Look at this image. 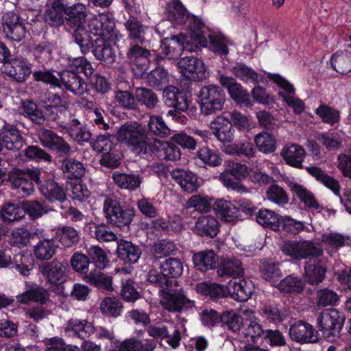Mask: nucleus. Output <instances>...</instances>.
Instances as JSON below:
<instances>
[{"instance_id": "30", "label": "nucleus", "mask_w": 351, "mask_h": 351, "mask_svg": "<svg viewBox=\"0 0 351 351\" xmlns=\"http://www.w3.org/2000/svg\"><path fill=\"white\" fill-rule=\"evenodd\" d=\"M112 179L119 188L134 191L141 186L143 178L139 174L114 171Z\"/></svg>"}, {"instance_id": "36", "label": "nucleus", "mask_w": 351, "mask_h": 351, "mask_svg": "<svg viewBox=\"0 0 351 351\" xmlns=\"http://www.w3.org/2000/svg\"><path fill=\"white\" fill-rule=\"evenodd\" d=\"M213 210L224 221L234 222L238 220V208L229 201L223 199L214 201Z\"/></svg>"}, {"instance_id": "42", "label": "nucleus", "mask_w": 351, "mask_h": 351, "mask_svg": "<svg viewBox=\"0 0 351 351\" xmlns=\"http://www.w3.org/2000/svg\"><path fill=\"white\" fill-rule=\"evenodd\" d=\"M138 288V283L133 279L122 280L119 296L124 302L134 304L142 298Z\"/></svg>"}, {"instance_id": "27", "label": "nucleus", "mask_w": 351, "mask_h": 351, "mask_svg": "<svg viewBox=\"0 0 351 351\" xmlns=\"http://www.w3.org/2000/svg\"><path fill=\"white\" fill-rule=\"evenodd\" d=\"M291 191L308 210H315L317 213L324 210V206L317 202L314 194L304 186L293 183Z\"/></svg>"}, {"instance_id": "32", "label": "nucleus", "mask_w": 351, "mask_h": 351, "mask_svg": "<svg viewBox=\"0 0 351 351\" xmlns=\"http://www.w3.org/2000/svg\"><path fill=\"white\" fill-rule=\"evenodd\" d=\"M276 287L281 293L297 295L304 291L305 282L298 275L291 274L282 279Z\"/></svg>"}, {"instance_id": "33", "label": "nucleus", "mask_w": 351, "mask_h": 351, "mask_svg": "<svg viewBox=\"0 0 351 351\" xmlns=\"http://www.w3.org/2000/svg\"><path fill=\"white\" fill-rule=\"evenodd\" d=\"M85 279L87 283L102 292H112L114 291L112 278L102 273L100 269H94L90 271L89 274L86 275Z\"/></svg>"}, {"instance_id": "51", "label": "nucleus", "mask_w": 351, "mask_h": 351, "mask_svg": "<svg viewBox=\"0 0 351 351\" xmlns=\"http://www.w3.org/2000/svg\"><path fill=\"white\" fill-rule=\"evenodd\" d=\"M62 170L64 177L69 180L77 181L84 176L85 169L82 162L75 160H63Z\"/></svg>"}, {"instance_id": "38", "label": "nucleus", "mask_w": 351, "mask_h": 351, "mask_svg": "<svg viewBox=\"0 0 351 351\" xmlns=\"http://www.w3.org/2000/svg\"><path fill=\"white\" fill-rule=\"evenodd\" d=\"M167 17L174 25H184L187 22L189 13L180 1H173L167 5Z\"/></svg>"}, {"instance_id": "62", "label": "nucleus", "mask_w": 351, "mask_h": 351, "mask_svg": "<svg viewBox=\"0 0 351 351\" xmlns=\"http://www.w3.org/2000/svg\"><path fill=\"white\" fill-rule=\"evenodd\" d=\"M1 143L7 150L12 152L19 151L24 145L23 138L16 130H11L4 134Z\"/></svg>"}, {"instance_id": "22", "label": "nucleus", "mask_w": 351, "mask_h": 351, "mask_svg": "<svg viewBox=\"0 0 351 351\" xmlns=\"http://www.w3.org/2000/svg\"><path fill=\"white\" fill-rule=\"evenodd\" d=\"M116 252L117 257L125 264L136 263L142 254L139 245L124 239L117 241Z\"/></svg>"}, {"instance_id": "15", "label": "nucleus", "mask_w": 351, "mask_h": 351, "mask_svg": "<svg viewBox=\"0 0 351 351\" xmlns=\"http://www.w3.org/2000/svg\"><path fill=\"white\" fill-rule=\"evenodd\" d=\"M66 3L64 0H53L47 3L43 19L51 27H59L65 23Z\"/></svg>"}, {"instance_id": "61", "label": "nucleus", "mask_w": 351, "mask_h": 351, "mask_svg": "<svg viewBox=\"0 0 351 351\" xmlns=\"http://www.w3.org/2000/svg\"><path fill=\"white\" fill-rule=\"evenodd\" d=\"M202 293L213 301H217L220 298H228L227 285L217 283L204 285Z\"/></svg>"}, {"instance_id": "41", "label": "nucleus", "mask_w": 351, "mask_h": 351, "mask_svg": "<svg viewBox=\"0 0 351 351\" xmlns=\"http://www.w3.org/2000/svg\"><path fill=\"white\" fill-rule=\"evenodd\" d=\"M58 247L56 241L53 239H43L34 246V254L38 260L48 261L56 254Z\"/></svg>"}, {"instance_id": "63", "label": "nucleus", "mask_w": 351, "mask_h": 351, "mask_svg": "<svg viewBox=\"0 0 351 351\" xmlns=\"http://www.w3.org/2000/svg\"><path fill=\"white\" fill-rule=\"evenodd\" d=\"M25 215H28L31 219H36L48 212L47 207L42 202L36 200L23 201Z\"/></svg>"}, {"instance_id": "17", "label": "nucleus", "mask_w": 351, "mask_h": 351, "mask_svg": "<svg viewBox=\"0 0 351 351\" xmlns=\"http://www.w3.org/2000/svg\"><path fill=\"white\" fill-rule=\"evenodd\" d=\"M325 258H315L306 263L304 274L306 281L311 285H318L325 278L327 271Z\"/></svg>"}, {"instance_id": "52", "label": "nucleus", "mask_w": 351, "mask_h": 351, "mask_svg": "<svg viewBox=\"0 0 351 351\" xmlns=\"http://www.w3.org/2000/svg\"><path fill=\"white\" fill-rule=\"evenodd\" d=\"M135 97L141 106L152 110L156 107L159 101L157 95L151 89L138 87L135 89Z\"/></svg>"}, {"instance_id": "3", "label": "nucleus", "mask_w": 351, "mask_h": 351, "mask_svg": "<svg viewBox=\"0 0 351 351\" xmlns=\"http://www.w3.org/2000/svg\"><path fill=\"white\" fill-rule=\"evenodd\" d=\"M183 270L184 263L180 258L169 257L158 269L148 272L147 280L156 287L166 289L178 283L176 278L182 274Z\"/></svg>"}, {"instance_id": "55", "label": "nucleus", "mask_w": 351, "mask_h": 351, "mask_svg": "<svg viewBox=\"0 0 351 351\" xmlns=\"http://www.w3.org/2000/svg\"><path fill=\"white\" fill-rule=\"evenodd\" d=\"M217 273L221 277L241 278L243 275L242 263L238 259L229 261L218 269Z\"/></svg>"}, {"instance_id": "64", "label": "nucleus", "mask_w": 351, "mask_h": 351, "mask_svg": "<svg viewBox=\"0 0 351 351\" xmlns=\"http://www.w3.org/2000/svg\"><path fill=\"white\" fill-rule=\"evenodd\" d=\"M90 234L99 242L112 241L117 239L116 234L104 223L94 224L93 226H90Z\"/></svg>"}, {"instance_id": "24", "label": "nucleus", "mask_w": 351, "mask_h": 351, "mask_svg": "<svg viewBox=\"0 0 351 351\" xmlns=\"http://www.w3.org/2000/svg\"><path fill=\"white\" fill-rule=\"evenodd\" d=\"M49 298L47 290L43 287L33 284L23 293L16 296L17 302L20 304H27L30 302L45 304Z\"/></svg>"}, {"instance_id": "21", "label": "nucleus", "mask_w": 351, "mask_h": 351, "mask_svg": "<svg viewBox=\"0 0 351 351\" xmlns=\"http://www.w3.org/2000/svg\"><path fill=\"white\" fill-rule=\"evenodd\" d=\"M65 23L69 29H74L85 27L87 16L86 8L80 3L71 5L66 4Z\"/></svg>"}, {"instance_id": "9", "label": "nucleus", "mask_w": 351, "mask_h": 351, "mask_svg": "<svg viewBox=\"0 0 351 351\" xmlns=\"http://www.w3.org/2000/svg\"><path fill=\"white\" fill-rule=\"evenodd\" d=\"M127 59L132 64L134 75L142 77L147 71L151 62L150 51L138 45H131L126 53Z\"/></svg>"}, {"instance_id": "49", "label": "nucleus", "mask_w": 351, "mask_h": 351, "mask_svg": "<svg viewBox=\"0 0 351 351\" xmlns=\"http://www.w3.org/2000/svg\"><path fill=\"white\" fill-rule=\"evenodd\" d=\"M11 264L21 274L27 276L34 268V258L28 253H19L14 255Z\"/></svg>"}, {"instance_id": "44", "label": "nucleus", "mask_w": 351, "mask_h": 351, "mask_svg": "<svg viewBox=\"0 0 351 351\" xmlns=\"http://www.w3.org/2000/svg\"><path fill=\"white\" fill-rule=\"evenodd\" d=\"M212 129L215 136L221 142H230L233 138L234 130L230 120L219 117L212 123Z\"/></svg>"}, {"instance_id": "25", "label": "nucleus", "mask_w": 351, "mask_h": 351, "mask_svg": "<svg viewBox=\"0 0 351 351\" xmlns=\"http://www.w3.org/2000/svg\"><path fill=\"white\" fill-rule=\"evenodd\" d=\"M227 289L228 297L239 302L247 301L252 294L251 287L242 277L231 278L227 284Z\"/></svg>"}, {"instance_id": "12", "label": "nucleus", "mask_w": 351, "mask_h": 351, "mask_svg": "<svg viewBox=\"0 0 351 351\" xmlns=\"http://www.w3.org/2000/svg\"><path fill=\"white\" fill-rule=\"evenodd\" d=\"M178 66L182 74L190 79L202 81L206 78V69L204 62L194 56H186L179 60Z\"/></svg>"}, {"instance_id": "40", "label": "nucleus", "mask_w": 351, "mask_h": 351, "mask_svg": "<svg viewBox=\"0 0 351 351\" xmlns=\"http://www.w3.org/2000/svg\"><path fill=\"white\" fill-rule=\"evenodd\" d=\"M260 273L263 279L274 285L282 277V273L278 262L271 260L264 261L260 265Z\"/></svg>"}, {"instance_id": "7", "label": "nucleus", "mask_w": 351, "mask_h": 351, "mask_svg": "<svg viewBox=\"0 0 351 351\" xmlns=\"http://www.w3.org/2000/svg\"><path fill=\"white\" fill-rule=\"evenodd\" d=\"M38 271L46 282L53 286L63 285L67 280L69 265L67 262L53 259L38 265Z\"/></svg>"}, {"instance_id": "43", "label": "nucleus", "mask_w": 351, "mask_h": 351, "mask_svg": "<svg viewBox=\"0 0 351 351\" xmlns=\"http://www.w3.org/2000/svg\"><path fill=\"white\" fill-rule=\"evenodd\" d=\"M20 109L22 114L29 118L34 123L41 125L46 121L43 111L32 99L23 100Z\"/></svg>"}, {"instance_id": "16", "label": "nucleus", "mask_w": 351, "mask_h": 351, "mask_svg": "<svg viewBox=\"0 0 351 351\" xmlns=\"http://www.w3.org/2000/svg\"><path fill=\"white\" fill-rule=\"evenodd\" d=\"M290 309L283 303H269L263 305L261 308V316L265 320L278 326L290 317Z\"/></svg>"}, {"instance_id": "26", "label": "nucleus", "mask_w": 351, "mask_h": 351, "mask_svg": "<svg viewBox=\"0 0 351 351\" xmlns=\"http://www.w3.org/2000/svg\"><path fill=\"white\" fill-rule=\"evenodd\" d=\"M25 218V211L23 201L14 204H5L0 210V219L5 225H12Z\"/></svg>"}, {"instance_id": "29", "label": "nucleus", "mask_w": 351, "mask_h": 351, "mask_svg": "<svg viewBox=\"0 0 351 351\" xmlns=\"http://www.w3.org/2000/svg\"><path fill=\"white\" fill-rule=\"evenodd\" d=\"M183 35L173 36L162 40L160 47L162 53L169 60H177L184 51Z\"/></svg>"}, {"instance_id": "57", "label": "nucleus", "mask_w": 351, "mask_h": 351, "mask_svg": "<svg viewBox=\"0 0 351 351\" xmlns=\"http://www.w3.org/2000/svg\"><path fill=\"white\" fill-rule=\"evenodd\" d=\"M147 82L150 86L160 89L169 82L168 73L164 68L158 66L147 74Z\"/></svg>"}, {"instance_id": "60", "label": "nucleus", "mask_w": 351, "mask_h": 351, "mask_svg": "<svg viewBox=\"0 0 351 351\" xmlns=\"http://www.w3.org/2000/svg\"><path fill=\"white\" fill-rule=\"evenodd\" d=\"M339 301L338 294L328 288L321 289L317 291L316 302L318 307L335 306Z\"/></svg>"}, {"instance_id": "39", "label": "nucleus", "mask_w": 351, "mask_h": 351, "mask_svg": "<svg viewBox=\"0 0 351 351\" xmlns=\"http://www.w3.org/2000/svg\"><path fill=\"white\" fill-rule=\"evenodd\" d=\"M256 220L258 224L273 231L279 230V223L281 215L274 211L267 209H259L256 213Z\"/></svg>"}, {"instance_id": "10", "label": "nucleus", "mask_w": 351, "mask_h": 351, "mask_svg": "<svg viewBox=\"0 0 351 351\" xmlns=\"http://www.w3.org/2000/svg\"><path fill=\"white\" fill-rule=\"evenodd\" d=\"M289 335L291 339L300 344L318 341V332L313 326L304 321L298 320L290 325Z\"/></svg>"}, {"instance_id": "5", "label": "nucleus", "mask_w": 351, "mask_h": 351, "mask_svg": "<svg viewBox=\"0 0 351 351\" xmlns=\"http://www.w3.org/2000/svg\"><path fill=\"white\" fill-rule=\"evenodd\" d=\"M198 98L202 112L208 116L216 114L223 109L226 94L219 86L209 84L200 89Z\"/></svg>"}, {"instance_id": "8", "label": "nucleus", "mask_w": 351, "mask_h": 351, "mask_svg": "<svg viewBox=\"0 0 351 351\" xmlns=\"http://www.w3.org/2000/svg\"><path fill=\"white\" fill-rule=\"evenodd\" d=\"M1 26L5 38L10 41L19 43L26 36L25 24L14 12H8L1 18Z\"/></svg>"}, {"instance_id": "14", "label": "nucleus", "mask_w": 351, "mask_h": 351, "mask_svg": "<svg viewBox=\"0 0 351 351\" xmlns=\"http://www.w3.org/2000/svg\"><path fill=\"white\" fill-rule=\"evenodd\" d=\"M4 73L12 80L24 83L31 75L32 70L26 59L16 57L4 65Z\"/></svg>"}, {"instance_id": "18", "label": "nucleus", "mask_w": 351, "mask_h": 351, "mask_svg": "<svg viewBox=\"0 0 351 351\" xmlns=\"http://www.w3.org/2000/svg\"><path fill=\"white\" fill-rule=\"evenodd\" d=\"M38 136L42 144L52 151L62 154H69L71 152L68 143L52 130L41 128L38 131Z\"/></svg>"}, {"instance_id": "58", "label": "nucleus", "mask_w": 351, "mask_h": 351, "mask_svg": "<svg viewBox=\"0 0 351 351\" xmlns=\"http://www.w3.org/2000/svg\"><path fill=\"white\" fill-rule=\"evenodd\" d=\"M279 230L291 234H297L304 230L305 226L301 221H298L289 216H281Z\"/></svg>"}, {"instance_id": "46", "label": "nucleus", "mask_w": 351, "mask_h": 351, "mask_svg": "<svg viewBox=\"0 0 351 351\" xmlns=\"http://www.w3.org/2000/svg\"><path fill=\"white\" fill-rule=\"evenodd\" d=\"M242 316L234 310L223 311L221 313V327L232 332H238L243 326Z\"/></svg>"}, {"instance_id": "34", "label": "nucleus", "mask_w": 351, "mask_h": 351, "mask_svg": "<svg viewBox=\"0 0 351 351\" xmlns=\"http://www.w3.org/2000/svg\"><path fill=\"white\" fill-rule=\"evenodd\" d=\"M306 169L317 181L331 190L335 195L340 197V185L337 180L328 176L321 168L316 166L308 167Z\"/></svg>"}, {"instance_id": "31", "label": "nucleus", "mask_w": 351, "mask_h": 351, "mask_svg": "<svg viewBox=\"0 0 351 351\" xmlns=\"http://www.w3.org/2000/svg\"><path fill=\"white\" fill-rule=\"evenodd\" d=\"M95 330V327L86 319H71L67 322L66 332L81 339L89 337Z\"/></svg>"}, {"instance_id": "37", "label": "nucleus", "mask_w": 351, "mask_h": 351, "mask_svg": "<svg viewBox=\"0 0 351 351\" xmlns=\"http://www.w3.org/2000/svg\"><path fill=\"white\" fill-rule=\"evenodd\" d=\"M72 38L78 45L82 54L86 55L92 50L95 45V39L85 27L73 29Z\"/></svg>"}, {"instance_id": "13", "label": "nucleus", "mask_w": 351, "mask_h": 351, "mask_svg": "<svg viewBox=\"0 0 351 351\" xmlns=\"http://www.w3.org/2000/svg\"><path fill=\"white\" fill-rule=\"evenodd\" d=\"M249 175L248 167L243 164L230 162L225 174H221L224 184L233 190L240 191L243 186L239 182Z\"/></svg>"}, {"instance_id": "54", "label": "nucleus", "mask_w": 351, "mask_h": 351, "mask_svg": "<svg viewBox=\"0 0 351 351\" xmlns=\"http://www.w3.org/2000/svg\"><path fill=\"white\" fill-rule=\"evenodd\" d=\"M214 199L208 196L194 195L186 202L188 208H193L199 213H208L213 208Z\"/></svg>"}, {"instance_id": "28", "label": "nucleus", "mask_w": 351, "mask_h": 351, "mask_svg": "<svg viewBox=\"0 0 351 351\" xmlns=\"http://www.w3.org/2000/svg\"><path fill=\"white\" fill-rule=\"evenodd\" d=\"M192 260L197 270L206 272L217 267L218 256L213 250H206L195 253Z\"/></svg>"}, {"instance_id": "47", "label": "nucleus", "mask_w": 351, "mask_h": 351, "mask_svg": "<svg viewBox=\"0 0 351 351\" xmlns=\"http://www.w3.org/2000/svg\"><path fill=\"white\" fill-rule=\"evenodd\" d=\"M53 45L49 41L34 43L31 47L35 60L41 63H47L53 59Z\"/></svg>"}, {"instance_id": "19", "label": "nucleus", "mask_w": 351, "mask_h": 351, "mask_svg": "<svg viewBox=\"0 0 351 351\" xmlns=\"http://www.w3.org/2000/svg\"><path fill=\"white\" fill-rule=\"evenodd\" d=\"M92 53L96 60L104 65L110 66L116 61L117 56L113 46L107 38L96 37Z\"/></svg>"}, {"instance_id": "50", "label": "nucleus", "mask_w": 351, "mask_h": 351, "mask_svg": "<svg viewBox=\"0 0 351 351\" xmlns=\"http://www.w3.org/2000/svg\"><path fill=\"white\" fill-rule=\"evenodd\" d=\"M56 239L65 247H70L78 243L80 236L77 231L71 226H63L56 232Z\"/></svg>"}, {"instance_id": "6", "label": "nucleus", "mask_w": 351, "mask_h": 351, "mask_svg": "<svg viewBox=\"0 0 351 351\" xmlns=\"http://www.w3.org/2000/svg\"><path fill=\"white\" fill-rule=\"evenodd\" d=\"M158 295L165 309L171 313H180L195 306L194 301L189 299L182 289H173V286L158 288Z\"/></svg>"}, {"instance_id": "53", "label": "nucleus", "mask_w": 351, "mask_h": 351, "mask_svg": "<svg viewBox=\"0 0 351 351\" xmlns=\"http://www.w3.org/2000/svg\"><path fill=\"white\" fill-rule=\"evenodd\" d=\"M100 309L104 315L117 317L123 310V303L115 297H106L100 303Z\"/></svg>"}, {"instance_id": "23", "label": "nucleus", "mask_w": 351, "mask_h": 351, "mask_svg": "<svg viewBox=\"0 0 351 351\" xmlns=\"http://www.w3.org/2000/svg\"><path fill=\"white\" fill-rule=\"evenodd\" d=\"M220 230V223L215 217L204 215L195 221L194 232L202 237L213 239Z\"/></svg>"}, {"instance_id": "11", "label": "nucleus", "mask_w": 351, "mask_h": 351, "mask_svg": "<svg viewBox=\"0 0 351 351\" xmlns=\"http://www.w3.org/2000/svg\"><path fill=\"white\" fill-rule=\"evenodd\" d=\"M58 87L64 88L74 95H83L88 92V85L77 72L64 70L59 73Z\"/></svg>"}, {"instance_id": "35", "label": "nucleus", "mask_w": 351, "mask_h": 351, "mask_svg": "<svg viewBox=\"0 0 351 351\" xmlns=\"http://www.w3.org/2000/svg\"><path fill=\"white\" fill-rule=\"evenodd\" d=\"M173 177L183 191L191 193L199 187L197 176L191 171L178 170L173 173Z\"/></svg>"}, {"instance_id": "4", "label": "nucleus", "mask_w": 351, "mask_h": 351, "mask_svg": "<svg viewBox=\"0 0 351 351\" xmlns=\"http://www.w3.org/2000/svg\"><path fill=\"white\" fill-rule=\"evenodd\" d=\"M345 320V315L338 310L326 309L318 315L317 328L326 339L334 340L339 337Z\"/></svg>"}, {"instance_id": "59", "label": "nucleus", "mask_w": 351, "mask_h": 351, "mask_svg": "<svg viewBox=\"0 0 351 351\" xmlns=\"http://www.w3.org/2000/svg\"><path fill=\"white\" fill-rule=\"evenodd\" d=\"M177 250L174 242L168 239H162L158 243H154L152 251L155 259H160L171 254H174Z\"/></svg>"}, {"instance_id": "20", "label": "nucleus", "mask_w": 351, "mask_h": 351, "mask_svg": "<svg viewBox=\"0 0 351 351\" xmlns=\"http://www.w3.org/2000/svg\"><path fill=\"white\" fill-rule=\"evenodd\" d=\"M218 80L222 86L228 89L230 96L233 100L240 104L251 105L248 93L233 77L221 74L218 77Z\"/></svg>"}, {"instance_id": "56", "label": "nucleus", "mask_w": 351, "mask_h": 351, "mask_svg": "<svg viewBox=\"0 0 351 351\" xmlns=\"http://www.w3.org/2000/svg\"><path fill=\"white\" fill-rule=\"evenodd\" d=\"M266 198L276 204L284 206L289 202V197L285 190L276 184H271L265 191Z\"/></svg>"}, {"instance_id": "2", "label": "nucleus", "mask_w": 351, "mask_h": 351, "mask_svg": "<svg viewBox=\"0 0 351 351\" xmlns=\"http://www.w3.org/2000/svg\"><path fill=\"white\" fill-rule=\"evenodd\" d=\"M103 213L108 224L120 228H128L136 215L135 209L131 204L114 195L105 197Z\"/></svg>"}, {"instance_id": "48", "label": "nucleus", "mask_w": 351, "mask_h": 351, "mask_svg": "<svg viewBox=\"0 0 351 351\" xmlns=\"http://www.w3.org/2000/svg\"><path fill=\"white\" fill-rule=\"evenodd\" d=\"M128 32V37L137 42L143 43L147 27L138 19L133 16L129 17L124 24Z\"/></svg>"}, {"instance_id": "45", "label": "nucleus", "mask_w": 351, "mask_h": 351, "mask_svg": "<svg viewBox=\"0 0 351 351\" xmlns=\"http://www.w3.org/2000/svg\"><path fill=\"white\" fill-rule=\"evenodd\" d=\"M330 62L337 72L342 75L348 74L351 71V52L338 51L332 56Z\"/></svg>"}, {"instance_id": "1", "label": "nucleus", "mask_w": 351, "mask_h": 351, "mask_svg": "<svg viewBox=\"0 0 351 351\" xmlns=\"http://www.w3.org/2000/svg\"><path fill=\"white\" fill-rule=\"evenodd\" d=\"M117 140L124 143L132 152L136 154L160 152L162 146L159 141L149 138L145 130L137 122H127L117 131Z\"/></svg>"}]
</instances>
